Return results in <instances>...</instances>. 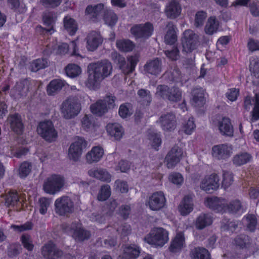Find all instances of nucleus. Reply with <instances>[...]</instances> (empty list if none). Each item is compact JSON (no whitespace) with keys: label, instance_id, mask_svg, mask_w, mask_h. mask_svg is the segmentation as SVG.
<instances>
[{"label":"nucleus","instance_id":"c9c22d12","mask_svg":"<svg viewBox=\"0 0 259 259\" xmlns=\"http://www.w3.org/2000/svg\"><path fill=\"white\" fill-rule=\"evenodd\" d=\"M137 101L141 105L147 107L150 106L152 97L149 90L144 89H139L137 91Z\"/></svg>","mask_w":259,"mask_h":259},{"label":"nucleus","instance_id":"6e6d98bb","mask_svg":"<svg viewBox=\"0 0 259 259\" xmlns=\"http://www.w3.org/2000/svg\"><path fill=\"white\" fill-rule=\"evenodd\" d=\"M165 44L167 45H174L177 40L176 31L173 27H169L164 36Z\"/></svg>","mask_w":259,"mask_h":259},{"label":"nucleus","instance_id":"2f4dec72","mask_svg":"<svg viewBox=\"0 0 259 259\" xmlns=\"http://www.w3.org/2000/svg\"><path fill=\"white\" fill-rule=\"evenodd\" d=\"M181 10V7L179 2L172 0L167 5L165 13L168 18L175 19L180 15Z\"/></svg>","mask_w":259,"mask_h":259},{"label":"nucleus","instance_id":"aec40b11","mask_svg":"<svg viewBox=\"0 0 259 259\" xmlns=\"http://www.w3.org/2000/svg\"><path fill=\"white\" fill-rule=\"evenodd\" d=\"M69 51V45L67 43L62 42L60 45L48 44L43 51V54L50 56L51 54L56 55H65Z\"/></svg>","mask_w":259,"mask_h":259},{"label":"nucleus","instance_id":"7c9ffc66","mask_svg":"<svg viewBox=\"0 0 259 259\" xmlns=\"http://www.w3.org/2000/svg\"><path fill=\"white\" fill-rule=\"evenodd\" d=\"M66 82L61 79H54L47 85L46 91L49 96H54L65 85Z\"/></svg>","mask_w":259,"mask_h":259},{"label":"nucleus","instance_id":"ea45409f","mask_svg":"<svg viewBox=\"0 0 259 259\" xmlns=\"http://www.w3.org/2000/svg\"><path fill=\"white\" fill-rule=\"evenodd\" d=\"M192 259H211V255L208 250L202 247H195L190 251Z\"/></svg>","mask_w":259,"mask_h":259},{"label":"nucleus","instance_id":"8fccbe9b","mask_svg":"<svg viewBox=\"0 0 259 259\" xmlns=\"http://www.w3.org/2000/svg\"><path fill=\"white\" fill-rule=\"evenodd\" d=\"M7 2L11 9L17 13L22 14L27 11L25 5L19 0H7Z\"/></svg>","mask_w":259,"mask_h":259},{"label":"nucleus","instance_id":"79ce46f5","mask_svg":"<svg viewBox=\"0 0 259 259\" xmlns=\"http://www.w3.org/2000/svg\"><path fill=\"white\" fill-rule=\"evenodd\" d=\"M127 64L122 69V72L125 74H129L134 72L139 61V57L137 55H131L127 57Z\"/></svg>","mask_w":259,"mask_h":259},{"label":"nucleus","instance_id":"bb28decb","mask_svg":"<svg viewBox=\"0 0 259 259\" xmlns=\"http://www.w3.org/2000/svg\"><path fill=\"white\" fill-rule=\"evenodd\" d=\"M159 121L162 129L164 131H171L176 126V117L172 113H167L161 115Z\"/></svg>","mask_w":259,"mask_h":259},{"label":"nucleus","instance_id":"37998d69","mask_svg":"<svg viewBox=\"0 0 259 259\" xmlns=\"http://www.w3.org/2000/svg\"><path fill=\"white\" fill-rule=\"evenodd\" d=\"M42 20L45 25L50 27L48 29H45L46 31L48 32H52V31L54 32L55 31L54 26L56 20L53 12H44L42 15Z\"/></svg>","mask_w":259,"mask_h":259},{"label":"nucleus","instance_id":"69168bd1","mask_svg":"<svg viewBox=\"0 0 259 259\" xmlns=\"http://www.w3.org/2000/svg\"><path fill=\"white\" fill-rule=\"evenodd\" d=\"M112 59L116 63L120 69L122 70L125 65V58L117 52H114L111 54Z\"/></svg>","mask_w":259,"mask_h":259},{"label":"nucleus","instance_id":"f257e3e1","mask_svg":"<svg viewBox=\"0 0 259 259\" xmlns=\"http://www.w3.org/2000/svg\"><path fill=\"white\" fill-rule=\"evenodd\" d=\"M112 65L108 60H102L88 65L89 77L88 82L92 85L95 84L109 76L112 72Z\"/></svg>","mask_w":259,"mask_h":259},{"label":"nucleus","instance_id":"f8f14e48","mask_svg":"<svg viewBox=\"0 0 259 259\" xmlns=\"http://www.w3.org/2000/svg\"><path fill=\"white\" fill-rule=\"evenodd\" d=\"M219 176L217 174L212 173L205 177L200 183V187L206 193L212 194L219 188Z\"/></svg>","mask_w":259,"mask_h":259},{"label":"nucleus","instance_id":"a211bd4d","mask_svg":"<svg viewBox=\"0 0 259 259\" xmlns=\"http://www.w3.org/2000/svg\"><path fill=\"white\" fill-rule=\"evenodd\" d=\"M166 198L162 191L153 193L149 197L148 205L150 209L153 211L161 210L165 205Z\"/></svg>","mask_w":259,"mask_h":259},{"label":"nucleus","instance_id":"6ab92c4d","mask_svg":"<svg viewBox=\"0 0 259 259\" xmlns=\"http://www.w3.org/2000/svg\"><path fill=\"white\" fill-rule=\"evenodd\" d=\"M226 200L221 197H207L204 200V204L208 208L216 212L224 213Z\"/></svg>","mask_w":259,"mask_h":259},{"label":"nucleus","instance_id":"4468645a","mask_svg":"<svg viewBox=\"0 0 259 259\" xmlns=\"http://www.w3.org/2000/svg\"><path fill=\"white\" fill-rule=\"evenodd\" d=\"M41 253L45 259H58L63 254V251L52 241H49L41 247Z\"/></svg>","mask_w":259,"mask_h":259},{"label":"nucleus","instance_id":"5fc2aeb1","mask_svg":"<svg viewBox=\"0 0 259 259\" xmlns=\"http://www.w3.org/2000/svg\"><path fill=\"white\" fill-rule=\"evenodd\" d=\"M111 190L109 185H104L101 186L99 194L98 199L100 201L107 200L111 196Z\"/></svg>","mask_w":259,"mask_h":259},{"label":"nucleus","instance_id":"dca6fc26","mask_svg":"<svg viewBox=\"0 0 259 259\" xmlns=\"http://www.w3.org/2000/svg\"><path fill=\"white\" fill-rule=\"evenodd\" d=\"M232 146L228 143L215 145L212 147V155L218 160H226L232 153Z\"/></svg>","mask_w":259,"mask_h":259},{"label":"nucleus","instance_id":"20e7f679","mask_svg":"<svg viewBox=\"0 0 259 259\" xmlns=\"http://www.w3.org/2000/svg\"><path fill=\"white\" fill-rule=\"evenodd\" d=\"M81 106L79 100L75 97H69L62 103L61 111L63 117L70 119L76 117L80 112Z\"/></svg>","mask_w":259,"mask_h":259},{"label":"nucleus","instance_id":"5701e85b","mask_svg":"<svg viewBox=\"0 0 259 259\" xmlns=\"http://www.w3.org/2000/svg\"><path fill=\"white\" fill-rule=\"evenodd\" d=\"M161 61L158 58L147 61L144 66L146 73L157 76L161 71Z\"/></svg>","mask_w":259,"mask_h":259},{"label":"nucleus","instance_id":"473e14b6","mask_svg":"<svg viewBox=\"0 0 259 259\" xmlns=\"http://www.w3.org/2000/svg\"><path fill=\"white\" fill-rule=\"evenodd\" d=\"M193 209V203L192 197L189 195L184 197L179 206V211L182 215L189 214Z\"/></svg>","mask_w":259,"mask_h":259},{"label":"nucleus","instance_id":"4be33fe9","mask_svg":"<svg viewBox=\"0 0 259 259\" xmlns=\"http://www.w3.org/2000/svg\"><path fill=\"white\" fill-rule=\"evenodd\" d=\"M246 211L243 208L242 203L238 199L231 200L229 203H225L224 213L228 212L236 217L241 215Z\"/></svg>","mask_w":259,"mask_h":259},{"label":"nucleus","instance_id":"c85d7f7f","mask_svg":"<svg viewBox=\"0 0 259 259\" xmlns=\"http://www.w3.org/2000/svg\"><path fill=\"white\" fill-rule=\"evenodd\" d=\"M183 156V149L176 145L167 153L165 160L166 162H180Z\"/></svg>","mask_w":259,"mask_h":259},{"label":"nucleus","instance_id":"4d7b16f0","mask_svg":"<svg viewBox=\"0 0 259 259\" xmlns=\"http://www.w3.org/2000/svg\"><path fill=\"white\" fill-rule=\"evenodd\" d=\"M249 69L252 75L259 78V58L255 56L250 59Z\"/></svg>","mask_w":259,"mask_h":259},{"label":"nucleus","instance_id":"cd10ccee","mask_svg":"<svg viewBox=\"0 0 259 259\" xmlns=\"http://www.w3.org/2000/svg\"><path fill=\"white\" fill-rule=\"evenodd\" d=\"M106 128L108 135L116 140H120L124 134L122 126L117 123H109Z\"/></svg>","mask_w":259,"mask_h":259},{"label":"nucleus","instance_id":"7ed1b4c3","mask_svg":"<svg viewBox=\"0 0 259 259\" xmlns=\"http://www.w3.org/2000/svg\"><path fill=\"white\" fill-rule=\"evenodd\" d=\"M62 229L63 232L70 234L76 242H83L91 237V231L84 229L78 221L72 222L70 225L63 224Z\"/></svg>","mask_w":259,"mask_h":259},{"label":"nucleus","instance_id":"72a5a7b5","mask_svg":"<svg viewBox=\"0 0 259 259\" xmlns=\"http://www.w3.org/2000/svg\"><path fill=\"white\" fill-rule=\"evenodd\" d=\"M219 129L223 135L233 137L234 130L231 120L228 117H224L219 123Z\"/></svg>","mask_w":259,"mask_h":259},{"label":"nucleus","instance_id":"b1692460","mask_svg":"<svg viewBox=\"0 0 259 259\" xmlns=\"http://www.w3.org/2000/svg\"><path fill=\"white\" fill-rule=\"evenodd\" d=\"M192 104L195 107H203L206 103L205 91L202 88H196L192 91Z\"/></svg>","mask_w":259,"mask_h":259},{"label":"nucleus","instance_id":"e2e57ef3","mask_svg":"<svg viewBox=\"0 0 259 259\" xmlns=\"http://www.w3.org/2000/svg\"><path fill=\"white\" fill-rule=\"evenodd\" d=\"M29 81L28 78L21 79L19 81L16 82L13 90L17 92V95L22 96L26 85H28Z\"/></svg>","mask_w":259,"mask_h":259},{"label":"nucleus","instance_id":"c03bdc74","mask_svg":"<svg viewBox=\"0 0 259 259\" xmlns=\"http://www.w3.org/2000/svg\"><path fill=\"white\" fill-rule=\"evenodd\" d=\"M219 26V22L215 17L211 16L206 22L204 28L205 32L207 34L212 35L218 31Z\"/></svg>","mask_w":259,"mask_h":259},{"label":"nucleus","instance_id":"58836bf2","mask_svg":"<svg viewBox=\"0 0 259 259\" xmlns=\"http://www.w3.org/2000/svg\"><path fill=\"white\" fill-rule=\"evenodd\" d=\"M63 24L65 30L70 36L75 34L78 30V25L76 21L69 17H65L63 19Z\"/></svg>","mask_w":259,"mask_h":259},{"label":"nucleus","instance_id":"338daca9","mask_svg":"<svg viewBox=\"0 0 259 259\" xmlns=\"http://www.w3.org/2000/svg\"><path fill=\"white\" fill-rule=\"evenodd\" d=\"M33 226V223L30 221H27L21 225H12L11 228L14 231L18 232H22L25 231L31 230Z\"/></svg>","mask_w":259,"mask_h":259},{"label":"nucleus","instance_id":"9d476101","mask_svg":"<svg viewBox=\"0 0 259 259\" xmlns=\"http://www.w3.org/2000/svg\"><path fill=\"white\" fill-rule=\"evenodd\" d=\"M55 211L61 216L72 213L74 211V205L72 200L67 196H62L55 201Z\"/></svg>","mask_w":259,"mask_h":259},{"label":"nucleus","instance_id":"774afa93","mask_svg":"<svg viewBox=\"0 0 259 259\" xmlns=\"http://www.w3.org/2000/svg\"><path fill=\"white\" fill-rule=\"evenodd\" d=\"M131 207L129 205H122L117 210V213L123 220H127L131 214Z\"/></svg>","mask_w":259,"mask_h":259},{"label":"nucleus","instance_id":"6e6552de","mask_svg":"<svg viewBox=\"0 0 259 259\" xmlns=\"http://www.w3.org/2000/svg\"><path fill=\"white\" fill-rule=\"evenodd\" d=\"M168 233L165 229L158 227L145 237V241L150 245L162 246L168 241Z\"/></svg>","mask_w":259,"mask_h":259},{"label":"nucleus","instance_id":"f704fd0d","mask_svg":"<svg viewBox=\"0 0 259 259\" xmlns=\"http://www.w3.org/2000/svg\"><path fill=\"white\" fill-rule=\"evenodd\" d=\"M213 223L211 216L208 213H201L196 218L195 226L197 229L202 230Z\"/></svg>","mask_w":259,"mask_h":259},{"label":"nucleus","instance_id":"39448f33","mask_svg":"<svg viewBox=\"0 0 259 259\" xmlns=\"http://www.w3.org/2000/svg\"><path fill=\"white\" fill-rule=\"evenodd\" d=\"M155 96L159 99L178 102L182 99V92L176 87L169 88L167 85L159 84L156 87Z\"/></svg>","mask_w":259,"mask_h":259},{"label":"nucleus","instance_id":"f3484780","mask_svg":"<svg viewBox=\"0 0 259 259\" xmlns=\"http://www.w3.org/2000/svg\"><path fill=\"white\" fill-rule=\"evenodd\" d=\"M8 121L11 131L15 134L21 136L23 134L25 125L20 114L18 113L10 114L8 117Z\"/></svg>","mask_w":259,"mask_h":259},{"label":"nucleus","instance_id":"bf43d9fd","mask_svg":"<svg viewBox=\"0 0 259 259\" xmlns=\"http://www.w3.org/2000/svg\"><path fill=\"white\" fill-rule=\"evenodd\" d=\"M148 138L151 142L152 147L155 150L158 151L162 143L160 135L157 133H149Z\"/></svg>","mask_w":259,"mask_h":259},{"label":"nucleus","instance_id":"e433bc0d","mask_svg":"<svg viewBox=\"0 0 259 259\" xmlns=\"http://www.w3.org/2000/svg\"><path fill=\"white\" fill-rule=\"evenodd\" d=\"M91 112L98 116H102L108 111L106 102L103 100H99L90 106Z\"/></svg>","mask_w":259,"mask_h":259},{"label":"nucleus","instance_id":"603ef678","mask_svg":"<svg viewBox=\"0 0 259 259\" xmlns=\"http://www.w3.org/2000/svg\"><path fill=\"white\" fill-rule=\"evenodd\" d=\"M19 202V196L17 191H10L6 195L5 203L8 207H14Z\"/></svg>","mask_w":259,"mask_h":259},{"label":"nucleus","instance_id":"680f3d73","mask_svg":"<svg viewBox=\"0 0 259 259\" xmlns=\"http://www.w3.org/2000/svg\"><path fill=\"white\" fill-rule=\"evenodd\" d=\"M196 127L194 118L191 117L185 121L182 126V130L187 135H191Z\"/></svg>","mask_w":259,"mask_h":259},{"label":"nucleus","instance_id":"a18cd8bd","mask_svg":"<svg viewBox=\"0 0 259 259\" xmlns=\"http://www.w3.org/2000/svg\"><path fill=\"white\" fill-rule=\"evenodd\" d=\"M250 238L246 234H241L237 235L234 239L235 245L240 249L246 248L250 244Z\"/></svg>","mask_w":259,"mask_h":259},{"label":"nucleus","instance_id":"0eeeda50","mask_svg":"<svg viewBox=\"0 0 259 259\" xmlns=\"http://www.w3.org/2000/svg\"><path fill=\"white\" fill-rule=\"evenodd\" d=\"M38 134L46 141L52 143L56 141L58 132L55 128L53 122L50 119L40 121L37 126Z\"/></svg>","mask_w":259,"mask_h":259},{"label":"nucleus","instance_id":"393cba45","mask_svg":"<svg viewBox=\"0 0 259 259\" xmlns=\"http://www.w3.org/2000/svg\"><path fill=\"white\" fill-rule=\"evenodd\" d=\"M185 244V238L184 233L182 231L179 232L172 239L169 247V250L173 253L179 252L183 248Z\"/></svg>","mask_w":259,"mask_h":259},{"label":"nucleus","instance_id":"3c124183","mask_svg":"<svg viewBox=\"0 0 259 259\" xmlns=\"http://www.w3.org/2000/svg\"><path fill=\"white\" fill-rule=\"evenodd\" d=\"M81 127L86 131L89 132L95 126L93 116L91 114H85L81 120Z\"/></svg>","mask_w":259,"mask_h":259},{"label":"nucleus","instance_id":"de8ad7c7","mask_svg":"<svg viewBox=\"0 0 259 259\" xmlns=\"http://www.w3.org/2000/svg\"><path fill=\"white\" fill-rule=\"evenodd\" d=\"M65 72L67 76L70 78H75L80 74L81 69L79 65L70 63L65 67Z\"/></svg>","mask_w":259,"mask_h":259},{"label":"nucleus","instance_id":"13d9d810","mask_svg":"<svg viewBox=\"0 0 259 259\" xmlns=\"http://www.w3.org/2000/svg\"><path fill=\"white\" fill-rule=\"evenodd\" d=\"M32 169L31 163H21L18 169V175L20 178L24 179L30 173Z\"/></svg>","mask_w":259,"mask_h":259},{"label":"nucleus","instance_id":"0e129e2a","mask_svg":"<svg viewBox=\"0 0 259 259\" xmlns=\"http://www.w3.org/2000/svg\"><path fill=\"white\" fill-rule=\"evenodd\" d=\"M165 55L169 60L176 61L180 57V51L177 46H174L171 50L164 51Z\"/></svg>","mask_w":259,"mask_h":259},{"label":"nucleus","instance_id":"864d4df0","mask_svg":"<svg viewBox=\"0 0 259 259\" xmlns=\"http://www.w3.org/2000/svg\"><path fill=\"white\" fill-rule=\"evenodd\" d=\"M20 241L23 247L27 251H32L33 250L34 246L29 234H22L20 237Z\"/></svg>","mask_w":259,"mask_h":259},{"label":"nucleus","instance_id":"4c0bfd02","mask_svg":"<svg viewBox=\"0 0 259 259\" xmlns=\"http://www.w3.org/2000/svg\"><path fill=\"white\" fill-rule=\"evenodd\" d=\"M104 154L103 149L99 146L93 147L86 154L87 162H99Z\"/></svg>","mask_w":259,"mask_h":259},{"label":"nucleus","instance_id":"a19ab883","mask_svg":"<svg viewBox=\"0 0 259 259\" xmlns=\"http://www.w3.org/2000/svg\"><path fill=\"white\" fill-rule=\"evenodd\" d=\"M116 46L122 52H131L135 47V43L129 39L117 40Z\"/></svg>","mask_w":259,"mask_h":259},{"label":"nucleus","instance_id":"49530a36","mask_svg":"<svg viewBox=\"0 0 259 259\" xmlns=\"http://www.w3.org/2000/svg\"><path fill=\"white\" fill-rule=\"evenodd\" d=\"M48 60L47 58H38L33 60L30 65L29 69L32 72H36L48 66Z\"/></svg>","mask_w":259,"mask_h":259},{"label":"nucleus","instance_id":"ddd939ff","mask_svg":"<svg viewBox=\"0 0 259 259\" xmlns=\"http://www.w3.org/2000/svg\"><path fill=\"white\" fill-rule=\"evenodd\" d=\"M253 102V107L250 113V120L251 122H254L259 120V93H256L252 98L249 96H246L244 100V108L245 110L250 109Z\"/></svg>","mask_w":259,"mask_h":259},{"label":"nucleus","instance_id":"412c9836","mask_svg":"<svg viewBox=\"0 0 259 259\" xmlns=\"http://www.w3.org/2000/svg\"><path fill=\"white\" fill-rule=\"evenodd\" d=\"M85 40L88 50L92 52L95 51L103 41L101 34L95 31L90 32L87 35Z\"/></svg>","mask_w":259,"mask_h":259},{"label":"nucleus","instance_id":"2eb2a0df","mask_svg":"<svg viewBox=\"0 0 259 259\" xmlns=\"http://www.w3.org/2000/svg\"><path fill=\"white\" fill-rule=\"evenodd\" d=\"M87 145V142L83 138L77 137L69 148V158L75 162L77 161L82 154L83 147H85Z\"/></svg>","mask_w":259,"mask_h":259},{"label":"nucleus","instance_id":"1a4fd4ad","mask_svg":"<svg viewBox=\"0 0 259 259\" xmlns=\"http://www.w3.org/2000/svg\"><path fill=\"white\" fill-rule=\"evenodd\" d=\"M153 31V25L150 22L134 24L130 29L131 33L136 39H147L152 36Z\"/></svg>","mask_w":259,"mask_h":259},{"label":"nucleus","instance_id":"09e8293b","mask_svg":"<svg viewBox=\"0 0 259 259\" xmlns=\"http://www.w3.org/2000/svg\"><path fill=\"white\" fill-rule=\"evenodd\" d=\"M22 247L18 242H14L9 244L7 247V253L10 258L17 257L22 252Z\"/></svg>","mask_w":259,"mask_h":259},{"label":"nucleus","instance_id":"f03ea898","mask_svg":"<svg viewBox=\"0 0 259 259\" xmlns=\"http://www.w3.org/2000/svg\"><path fill=\"white\" fill-rule=\"evenodd\" d=\"M103 12L105 23L110 26H114L118 20L117 16L113 10L104 9L103 4L100 3L94 6L90 5L85 10V15L90 16L92 19H97Z\"/></svg>","mask_w":259,"mask_h":259},{"label":"nucleus","instance_id":"052dcab7","mask_svg":"<svg viewBox=\"0 0 259 259\" xmlns=\"http://www.w3.org/2000/svg\"><path fill=\"white\" fill-rule=\"evenodd\" d=\"M233 181V174L230 171H223L222 187L227 189L232 184Z\"/></svg>","mask_w":259,"mask_h":259},{"label":"nucleus","instance_id":"c756f323","mask_svg":"<svg viewBox=\"0 0 259 259\" xmlns=\"http://www.w3.org/2000/svg\"><path fill=\"white\" fill-rule=\"evenodd\" d=\"M88 174L90 177L95 178L101 182L108 183L111 181V175L105 169H90L88 171Z\"/></svg>","mask_w":259,"mask_h":259},{"label":"nucleus","instance_id":"423d86ee","mask_svg":"<svg viewBox=\"0 0 259 259\" xmlns=\"http://www.w3.org/2000/svg\"><path fill=\"white\" fill-rule=\"evenodd\" d=\"M65 184V180L63 176L52 174L45 181L43 190L47 194L55 195L62 189Z\"/></svg>","mask_w":259,"mask_h":259},{"label":"nucleus","instance_id":"9b49d317","mask_svg":"<svg viewBox=\"0 0 259 259\" xmlns=\"http://www.w3.org/2000/svg\"><path fill=\"white\" fill-rule=\"evenodd\" d=\"M198 37L191 30H185L181 38L182 52L190 53L196 49Z\"/></svg>","mask_w":259,"mask_h":259},{"label":"nucleus","instance_id":"a878e982","mask_svg":"<svg viewBox=\"0 0 259 259\" xmlns=\"http://www.w3.org/2000/svg\"><path fill=\"white\" fill-rule=\"evenodd\" d=\"M141 249L138 245L133 244L123 246L122 258L124 259H136L140 254Z\"/></svg>","mask_w":259,"mask_h":259}]
</instances>
